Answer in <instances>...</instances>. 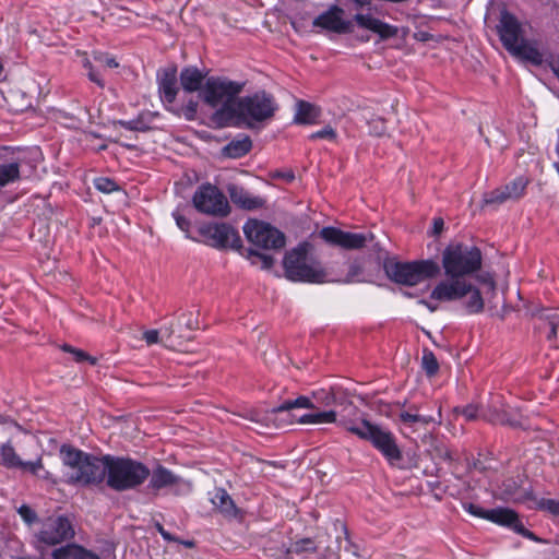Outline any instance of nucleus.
Listing matches in <instances>:
<instances>
[{
	"mask_svg": "<svg viewBox=\"0 0 559 559\" xmlns=\"http://www.w3.org/2000/svg\"><path fill=\"white\" fill-rule=\"evenodd\" d=\"M63 464L69 468L67 481L71 485L98 486L107 481L109 454L96 456L71 445L60 448Z\"/></svg>",
	"mask_w": 559,
	"mask_h": 559,
	"instance_id": "obj_1",
	"label": "nucleus"
},
{
	"mask_svg": "<svg viewBox=\"0 0 559 559\" xmlns=\"http://www.w3.org/2000/svg\"><path fill=\"white\" fill-rule=\"evenodd\" d=\"M483 255L479 248L461 242H452L442 252V267L445 281H467V276L479 271Z\"/></svg>",
	"mask_w": 559,
	"mask_h": 559,
	"instance_id": "obj_2",
	"label": "nucleus"
},
{
	"mask_svg": "<svg viewBox=\"0 0 559 559\" xmlns=\"http://www.w3.org/2000/svg\"><path fill=\"white\" fill-rule=\"evenodd\" d=\"M311 245L299 243L285 254V275L293 282L323 283L326 273L321 263L310 255Z\"/></svg>",
	"mask_w": 559,
	"mask_h": 559,
	"instance_id": "obj_3",
	"label": "nucleus"
},
{
	"mask_svg": "<svg viewBox=\"0 0 559 559\" xmlns=\"http://www.w3.org/2000/svg\"><path fill=\"white\" fill-rule=\"evenodd\" d=\"M150 468L140 461L109 454L106 485L116 491L135 489L148 478Z\"/></svg>",
	"mask_w": 559,
	"mask_h": 559,
	"instance_id": "obj_4",
	"label": "nucleus"
},
{
	"mask_svg": "<svg viewBox=\"0 0 559 559\" xmlns=\"http://www.w3.org/2000/svg\"><path fill=\"white\" fill-rule=\"evenodd\" d=\"M430 299L441 302L462 300L468 314L479 313L484 309L481 293L468 281H441L431 290Z\"/></svg>",
	"mask_w": 559,
	"mask_h": 559,
	"instance_id": "obj_5",
	"label": "nucleus"
},
{
	"mask_svg": "<svg viewBox=\"0 0 559 559\" xmlns=\"http://www.w3.org/2000/svg\"><path fill=\"white\" fill-rule=\"evenodd\" d=\"M346 430L369 441L390 464L402 460V451L397 445L396 438L389 429L362 419L359 424L347 425Z\"/></svg>",
	"mask_w": 559,
	"mask_h": 559,
	"instance_id": "obj_6",
	"label": "nucleus"
},
{
	"mask_svg": "<svg viewBox=\"0 0 559 559\" xmlns=\"http://www.w3.org/2000/svg\"><path fill=\"white\" fill-rule=\"evenodd\" d=\"M386 276L396 284L415 286L439 274L440 267L432 260L412 262L386 261L384 263Z\"/></svg>",
	"mask_w": 559,
	"mask_h": 559,
	"instance_id": "obj_7",
	"label": "nucleus"
},
{
	"mask_svg": "<svg viewBox=\"0 0 559 559\" xmlns=\"http://www.w3.org/2000/svg\"><path fill=\"white\" fill-rule=\"evenodd\" d=\"M276 110L277 104L274 97L264 91L241 97L236 108L238 116L249 123L272 119Z\"/></svg>",
	"mask_w": 559,
	"mask_h": 559,
	"instance_id": "obj_8",
	"label": "nucleus"
},
{
	"mask_svg": "<svg viewBox=\"0 0 559 559\" xmlns=\"http://www.w3.org/2000/svg\"><path fill=\"white\" fill-rule=\"evenodd\" d=\"M243 84L225 78H209L202 90V98L213 108L227 109L242 91Z\"/></svg>",
	"mask_w": 559,
	"mask_h": 559,
	"instance_id": "obj_9",
	"label": "nucleus"
},
{
	"mask_svg": "<svg viewBox=\"0 0 559 559\" xmlns=\"http://www.w3.org/2000/svg\"><path fill=\"white\" fill-rule=\"evenodd\" d=\"M247 239L263 249H280L285 246V236L271 224L258 219H249L243 225Z\"/></svg>",
	"mask_w": 559,
	"mask_h": 559,
	"instance_id": "obj_10",
	"label": "nucleus"
},
{
	"mask_svg": "<svg viewBox=\"0 0 559 559\" xmlns=\"http://www.w3.org/2000/svg\"><path fill=\"white\" fill-rule=\"evenodd\" d=\"M192 201L199 212L207 215L226 216L229 213L226 197L210 183L200 186L194 192Z\"/></svg>",
	"mask_w": 559,
	"mask_h": 559,
	"instance_id": "obj_11",
	"label": "nucleus"
},
{
	"mask_svg": "<svg viewBox=\"0 0 559 559\" xmlns=\"http://www.w3.org/2000/svg\"><path fill=\"white\" fill-rule=\"evenodd\" d=\"M319 235L326 243L345 250L361 249L374 238L371 233H350L332 226L323 227Z\"/></svg>",
	"mask_w": 559,
	"mask_h": 559,
	"instance_id": "obj_12",
	"label": "nucleus"
},
{
	"mask_svg": "<svg viewBox=\"0 0 559 559\" xmlns=\"http://www.w3.org/2000/svg\"><path fill=\"white\" fill-rule=\"evenodd\" d=\"M200 235L203 237L204 242L214 248H234L241 247V239L238 233L225 223L221 224H206L199 228Z\"/></svg>",
	"mask_w": 559,
	"mask_h": 559,
	"instance_id": "obj_13",
	"label": "nucleus"
},
{
	"mask_svg": "<svg viewBox=\"0 0 559 559\" xmlns=\"http://www.w3.org/2000/svg\"><path fill=\"white\" fill-rule=\"evenodd\" d=\"M73 535L74 530L69 519L66 516H56L49 518L43 523L36 537L38 542L53 546L72 538Z\"/></svg>",
	"mask_w": 559,
	"mask_h": 559,
	"instance_id": "obj_14",
	"label": "nucleus"
},
{
	"mask_svg": "<svg viewBox=\"0 0 559 559\" xmlns=\"http://www.w3.org/2000/svg\"><path fill=\"white\" fill-rule=\"evenodd\" d=\"M313 26L335 34L353 32L352 21L345 17L344 10L337 5H332L319 14L313 21Z\"/></svg>",
	"mask_w": 559,
	"mask_h": 559,
	"instance_id": "obj_15",
	"label": "nucleus"
},
{
	"mask_svg": "<svg viewBox=\"0 0 559 559\" xmlns=\"http://www.w3.org/2000/svg\"><path fill=\"white\" fill-rule=\"evenodd\" d=\"M497 28L500 40L508 51L514 48V46L523 39L520 22L508 11L501 12Z\"/></svg>",
	"mask_w": 559,
	"mask_h": 559,
	"instance_id": "obj_16",
	"label": "nucleus"
},
{
	"mask_svg": "<svg viewBox=\"0 0 559 559\" xmlns=\"http://www.w3.org/2000/svg\"><path fill=\"white\" fill-rule=\"evenodd\" d=\"M463 508L466 512L476 518L486 519L499 525H502L503 523H510V521L514 520V511L508 508L485 510L474 503H464Z\"/></svg>",
	"mask_w": 559,
	"mask_h": 559,
	"instance_id": "obj_17",
	"label": "nucleus"
},
{
	"mask_svg": "<svg viewBox=\"0 0 559 559\" xmlns=\"http://www.w3.org/2000/svg\"><path fill=\"white\" fill-rule=\"evenodd\" d=\"M354 21L359 27L378 34L382 39L394 37L397 34V27L382 22L371 14L357 13Z\"/></svg>",
	"mask_w": 559,
	"mask_h": 559,
	"instance_id": "obj_18",
	"label": "nucleus"
},
{
	"mask_svg": "<svg viewBox=\"0 0 559 559\" xmlns=\"http://www.w3.org/2000/svg\"><path fill=\"white\" fill-rule=\"evenodd\" d=\"M1 459L5 466L19 467L23 471H28L34 475H39V471L44 468L41 459H37L34 462H23L20 460L11 444H3L1 447Z\"/></svg>",
	"mask_w": 559,
	"mask_h": 559,
	"instance_id": "obj_19",
	"label": "nucleus"
},
{
	"mask_svg": "<svg viewBox=\"0 0 559 559\" xmlns=\"http://www.w3.org/2000/svg\"><path fill=\"white\" fill-rule=\"evenodd\" d=\"M158 92L166 104H173L178 93L176 68L165 69L158 78Z\"/></svg>",
	"mask_w": 559,
	"mask_h": 559,
	"instance_id": "obj_20",
	"label": "nucleus"
},
{
	"mask_svg": "<svg viewBox=\"0 0 559 559\" xmlns=\"http://www.w3.org/2000/svg\"><path fill=\"white\" fill-rule=\"evenodd\" d=\"M228 193L231 202L245 210L261 209L265 204V201L262 198L253 195L236 185L228 187Z\"/></svg>",
	"mask_w": 559,
	"mask_h": 559,
	"instance_id": "obj_21",
	"label": "nucleus"
},
{
	"mask_svg": "<svg viewBox=\"0 0 559 559\" xmlns=\"http://www.w3.org/2000/svg\"><path fill=\"white\" fill-rule=\"evenodd\" d=\"M148 488L158 491L160 489L177 486L181 483V478L175 475L170 469L163 465H158L153 472H150Z\"/></svg>",
	"mask_w": 559,
	"mask_h": 559,
	"instance_id": "obj_22",
	"label": "nucleus"
},
{
	"mask_svg": "<svg viewBox=\"0 0 559 559\" xmlns=\"http://www.w3.org/2000/svg\"><path fill=\"white\" fill-rule=\"evenodd\" d=\"M211 495V502L224 516L236 518L238 508L224 488H215Z\"/></svg>",
	"mask_w": 559,
	"mask_h": 559,
	"instance_id": "obj_23",
	"label": "nucleus"
},
{
	"mask_svg": "<svg viewBox=\"0 0 559 559\" xmlns=\"http://www.w3.org/2000/svg\"><path fill=\"white\" fill-rule=\"evenodd\" d=\"M509 52L522 60L531 62L534 66H540L544 62L543 53L533 43L525 39H522Z\"/></svg>",
	"mask_w": 559,
	"mask_h": 559,
	"instance_id": "obj_24",
	"label": "nucleus"
},
{
	"mask_svg": "<svg viewBox=\"0 0 559 559\" xmlns=\"http://www.w3.org/2000/svg\"><path fill=\"white\" fill-rule=\"evenodd\" d=\"M320 117V109L305 100H298L294 122L297 124H314Z\"/></svg>",
	"mask_w": 559,
	"mask_h": 559,
	"instance_id": "obj_25",
	"label": "nucleus"
},
{
	"mask_svg": "<svg viewBox=\"0 0 559 559\" xmlns=\"http://www.w3.org/2000/svg\"><path fill=\"white\" fill-rule=\"evenodd\" d=\"M205 74L195 67L183 68L180 72V84L186 92L199 91Z\"/></svg>",
	"mask_w": 559,
	"mask_h": 559,
	"instance_id": "obj_26",
	"label": "nucleus"
},
{
	"mask_svg": "<svg viewBox=\"0 0 559 559\" xmlns=\"http://www.w3.org/2000/svg\"><path fill=\"white\" fill-rule=\"evenodd\" d=\"M487 407L495 414V420L501 424L513 425V423L508 418L511 407L503 396L498 393H490V400Z\"/></svg>",
	"mask_w": 559,
	"mask_h": 559,
	"instance_id": "obj_27",
	"label": "nucleus"
},
{
	"mask_svg": "<svg viewBox=\"0 0 559 559\" xmlns=\"http://www.w3.org/2000/svg\"><path fill=\"white\" fill-rule=\"evenodd\" d=\"M53 559H98V557L78 545H68L56 549L52 554Z\"/></svg>",
	"mask_w": 559,
	"mask_h": 559,
	"instance_id": "obj_28",
	"label": "nucleus"
},
{
	"mask_svg": "<svg viewBox=\"0 0 559 559\" xmlns=\"http://www.w3.org/2000/svg\"><path fill=\"white\" fill-rule=\"evenodd\" d=\"M252 147V142L249 136H242L230 141L223 147L224 156L230 158H239L245 156Z\"/></svg>",
	"mask_w": 559,
	"mask_h": 559,
	"instance_id": "obj_29",
	"label": "nucleus"
},
{
	"mask_svg": "<svg viewBox=\"0 0 559 559\" xmlns=\"http://www.w3.org/2000/svg\"><path fill=\"white\" fill-rule=\"evenodd\" d=\"M21 180V163L12 160L0 164V188L15 183Z\"/></svg>",
	"mask_w": 559,
	"mask_h": 559,
	"instance_id": "obj_30",
	"label": "nucleus"
},
{
	"mask_svg": "<svg viewBox=\"0 0 559 559\" xmlns=\"http://www.w3.org/2000/svg\"><path fill=\"white\" fill-rule=\"evenodd\" d=\"M418 411L419 407L416 404H409L407 409L399 414V418L403 424L409 426L414 424L428 425L436 420L433 416L419 414Z\"/></svg>",
	"mask_w": 559,
	"mask_h": 559,
	"instance_id": "obj_31",
	"label": "nucleus"
},
{
	"mask_svg": "<svg viewBox=\"0 0 559 559\" xmlns=\"http://www.w3.org/2000/svg\"><path fill=\"white\" fill-rule=\"evenodd\" d=\"M182 337L183 335L180 333V331L175 329L174 322H170L169 324L163 325L160 328V341L166 346L175 347L176 345H179L180 342L177 341Z\"/></svg>",
	"mask_w": 559,
	"mask_h": 559,
	"instance_id": "obj_32",
	"label": "nucleus"
},
{
	"mask_svg": "<svg viewBox=\"0 0 559 559\" xmlns=\"http://www.w3.org/2000/svg\"><path fill=\"white\" fill-rule=\"evenodd\" d=\"M527 180L523 177L515 178L512 182L502 187L509 200L519 199L524 194Z\"/></svg>",
	"mask_w": 559,
	"mask_h": 559,
	"instance_id": "obj_33",
	"label": "nucleus"
},
{
	"mask_svg": "<svg viewBox=\"0 0 559 559\" xmlns=\"http://www.w3.org/2000/svg\"><path fill=\"white\" fill-rule=\"evenodd\" d=\"M336 414L333 411L318 412L314 414H305L298 418L302 424H322L335 421Z\"/></svg>",
	"mask_w": 559,
	"mask_h": 559,
	"instance_id": "obj_34",
	"label": "nucleus"
},
{
	"mask_svg": "<svg viewBox=\"0 0 559 559\" xmlns=\"http://www.w3.org/2000/svg\"><path fill=\"white\" fill-rule=\"evenodd\" d=\"M311 406H312V404H311L310 399H308L306 396H299L297 399L287 400V401L283 402L281 405H278L277 412H289L295 408H309Z\"/></svg>",
	"mask_w": 559,
	"mask_h": 559,
	"instance_id": "obj_35",
	"label": "nucleus"
},
{
	"mask_svg": "<svg viewBox=\"0 0 559 559\" xmlns=\"http://www.w3.org/2000/svg\"><path fill=\"white\" fill-rule=\"evenodd\" d=\"M367 122L369 124V132L372 135L381 136L386 131L385 120L382 117L377 115H371L367 118Z\"/></svg>",
	"mask_w": 559,
	"mask_h": 559,
	"instance_id": "obj_36",
	"label": "nucleus"
},
{
	"mask_svg": "<svg viewBox=\"0 0 559 559\" xmlns=\"http://www.w3.org/2000/svg\"><path fill=\"white\" fill-rule=\"evenodd\" d=\"M546 324L549 329V332L547 334V338L549 341H554L557 338L558 331H559V309L552 311L551 313L547 314L545 317Z\"/></svg>",
	"mask_w": 559,
	"mask_h": 559,
	"instance_id": "obj_37",
	"label": "nucleus"
},
{
	"mask_svg": "<svg viewBox=\"0 0 559 559\" xmlns=\"http://www.w3.org/2000/svg\"><path fill=\"white\" fill-rule=\"evenodd\" d=\"M421 366L428 376H432L438 371L439 364L432 352L424 350Z\"/></svg>",
	"mask_w": 559,
	"mask_h": 559,
	"instance_id": "obj_38",
	"label": "nucleus"
},
{
	"mask_svg": "<svg viewBox=\"0 0 559 559\" xmlns=\"http://www.w3.org/2000/svg\"><path fill=\"white\" fill-rule=\"evenodd\" d=\"M502 525L508 526L512 528L518 534L522 535L525 538H528L531 540H539L533 532L528 531L524 527V525L520 522L518 514L514 512V520L510 521V523H503Z\"/></svg>",
	"mask_w": 559,
	"mask_h": 559,
	"instance_id": "obj_39",
	"label": "nucleus"
},
{
	"mask_svg": "<svg viewBox=\"0 0 559 559\" xmlns=\"http://www.w3.org/2000/svg\"><path fill=\"white\" fill-rule=\"evenodd\" d=\"M62 348L64 352L70 353L72 355L73 360L76 362L88 361L91 365L96 364L97 359L95 357L90 356L86 352L82 349L74 348L70 345H64Z\"/></svg>",
	"mask_w": 559,
	"mask_h": 559,
	"instance_id": "obj_40",
	"label": "nucleus"
},
{
	"mask_svg": "<svg viewBox=\"0 0 559 559\" xmlns=\"http://www.w3.org/2000/svg\"><path fill=\"white\" fill-rule=\"evenodd\" d=\"M250 257L252 258V264H261V267L264 270H269L274 264V259L265 253H260L254 250L249 251Z\"/></svg>",
	"mask_w": 559,
	"mask_h": 559,
	"instance_id": "obj_41",
	"label": "nucleus"
},
{
	"mask_svg": "<svg viewBox=\"0 0 559 559\" xmlns=\"http://www.w3.org/2000/svg\"><path fill=\"white\" fill-rule=\"evenodd\" d=\"M337 138V133L334 128L331 126H325L323 129L316 131L309 135V140L316 141V140H329V141H335Z\"/></svg>",
	"mask_w": 559,
	"mask_h": 559,
	"instance_id": "obj_42",
	"label": "nucleus"
},
{
	"mask_svg": "<svg viewBox=\"0 0 559 559\" xmlns=\"http://www.w3.org/2000/svg\"><path fill=\"white\" fill-rule=\"evenodd\" d=\"M508 197L506 195L502 187L495 189L493 191L486 193L484 197V203L489 204H501L508 201Z\"/></svg>",
	"mask_w": 559,
	"mask_h": 559,
	"instance_id": "obj_43",
	"label": "nucleus"
},
{
	"mask_svg": "<svg viewBox=\"0 0 559 559\" xmlns=\"http://www.w3.org/2000/svg\"><path fill=\"white\" fill-rule=\"evenodd\" d=\"M94 186L98 191L104 193H111L118 190V185L112 179L106 177L96 178Z\"/></svg>",
	"mask_w": 559,
	"mask_h": 559,
	"instance_id": "obj_44",
	"label": "nucleus"
},
{
	"mask_svg": "<svg viewBox=\"0 0 559 559\" xmlns=\"http://www.w3.org/2000/svg\"><path fill=\"white\" fill-rule=\"evenodd\" d=\"M361 274H362V266L359 263L354 262L348 267V272H347L345 282L346 283L359 282Z\"/></svg>",
	"mask_w": 559,
	"mask_h": 559,
	"instance_id": "obj_45",
	"label": "nucleus"
},
{
	"mask_svg": "<svg viewBox=\"0 0 559 559\" xmlns=\"http://www.w3.org/2000/svg\"><path fill=\"white\" fill-rule=\"evenodd\" d=\"M83 66L85 69L88 70V73H87L88 79L92 82L96 83L100 88H103L105 86V83H104L103 79L100 78L99 73L94 70L91 61L86 59L84 61Z\"/></svg>",
	"mask_w": 559,
	"mask_h": 559,
	"instance_id": "obj_46",
	"label": "nucleus"
},
{
	"mask_svg": "<svg viewBox=\"0 0 559 559\" xmlns=\"http://www.w3.org/2000/svg\"><path fill=\"white\" fill-rule=\"evenodd\" d=\"M293 550L295 552H304V551H314L316 546L314 543L310 539H302L295 543Z\"/></svg>",
	"mask_w": 559,
	"mask_h": 559,
	"instance_id": "obj_47",
	"label": "nucleus"
},
{
	"mask_svg": "<svg viewBox=\"0 0 559 559\" xmlns=\"http://www.w3.org/2000/svg\"><path fill=\"white\" fill-rule=\"evenodd\" d=\"M198 103L195 100H189L182 108V115L187 120H193L197 115Z\"/></svg>",
	"mask_w": 559,
	"mask_h": 559,
	"instance_id": "obj_48",
	"label": "nucleus"
},
{
	"mask_svg": "<svg viewBox=\"0 0 559 559\" xmlns=\"http://www.w3.org/2000/svg\"><path fill=\"white\" fill-rule=\"evenodd\" d=\"M173 216L176 221L177 226L188 235L190 229V221L186 218L179 211H175L173 213Z\"/></svg>",
	"mask_w": 559,
	"mask_h": 559,
	"instance_id": "obj_49",
	"label": "nucleus"
},
{
	"mask_svg": "<svg viewBox=\"0 0 559 559\" xmlns=\"http://www.w3.org/2000/svg\"><path fill=\"white\" fill-rule=\"evenodd\" d=\"M542 509L554 515H559V501L555 499H545L540 502Z\"/></svg>",
	"mask_w": 559,
	"mask_h": 559,
	"instance_id": "obj_50",
	"label": "nucleus"
},
{
	"mask_svg": "<svg viewBox=\"0 0 559 559\" xmlns=\"http://www.w3.org/2000/svg\"><path fill=\"white\" fill-rule=\"evenodd\" d=\"M143 340L147 345L157 344L160 341V329L159 330H147L143 333Z\"/></svg>",
	"mask_w": 559,
	"mask_h": 559,
	"instance_id": "obj_51",
	"label": "nucleus"
},
{
	"mask_svg": "<svg viewBox=\"0 0 559 559\" xmlns=\"http://www.w3.org/2000/svg\"><path fill=\"white\" fill-rule=\"evenodd\" d=\"M95 60L103 67L107 68H117L119 64L115 60V58L109 57L107 55L99 53L95 57Z\"/></svg>",
	"mask_w": 559,
	"mask_h": 559,
	"instance_id": "obj_52",
	"label": "nucleus"
},
{
	"mask_svg": "<svg viewBox=\"0 0 559 559\" xmlns=\"http://www.w3.org/2000/svg\"><path fill=\"white\" fill-rule=\"evenodd\" d=\"M19 513L22 516V519L27 523H32L33 521L36 520V513L27 506H22L19 509Z\"/></svg>",
	"mask_w": 559,
	"mask_h": 559,
	"instance_id": "obj_53",
	"label": "nucleus"
},
{
	"mask_svg": "<svg viewBox=\"0 0 559 559\" xmlns=\"http://www.w3.org/2000/svg\"><path fill=\"white\" fill-rule=\"evenodd\" d=\"M477 412H478V407H477V406L468 405V406H465V407L462 409V415H463L467 420H472V419L476 418V416H477Z\"/></svg>",
	"mask_w": 559,
	"mask_h": 559,
	"instance_id": "obj_54",
	"label": "nucleus"
},
{
	"mask_svg": "<svg viewBox=\"0 0 559 559\" xmlns=\"http://www.w3.org/2000/svg\"><path fill=\"white\" fill-rule=\"evenodd\" d=\"M483 283L485 284V286L487 287L488 290H490L492 294H495L496 283L490 276H488L486 278L484 277Z\"/></svg>",
	"mask_w": 559,
	"mask_h": 559,
	"instance_id": "obj_55",
	"label": "nucleus"
},
{
	"mask_svg": "<svg viewBox=\"0 0 559 559\" xmlns=\"http://www.w3.org/2000/svg\"><path fill=\"white\" fill-rule=\"evenodd\" d=\"M440 455H441L445 461H450V462H451V461L455 460L453 452H452L450 449H448V448L442 449V450L440 451Z\"/></svg>",
	"mask_w": 559,
	"mask_h": 559,
	"instance_id": "obj_56",
	"label": "nucleus"
},
{
	"mask_svg": "<svg viewBox=\"0 0 559 559\" xmlns=\"http://www.w3.org/2000/svg\"><path fill=\"white\" fill-rule=\"evenodd\" d=\"M186 316L188 317V320H187V322H186V326H187V329H188V330H194V329H197V321L192 319V317H193V316H192V313L190 312V313H188V314H186Z\"/></svg>",
	"mask_w": 559,
	"mask_h": 559,
	"instance_id": "obj_57",
	"label": "nucleus"
},
{
	"mask_svg": "<svg viewBox=\"0 0 559 559\" xmlns=\"http://www.w3.org/2000/svg\"><path fill=\"white\" fill-rule=\"evenodd\" d=\"M419 304H421L425 307H427L431 312H433V311H436L438 309V305H435V304H432L431 301H428V300H420Z\"/></svg>",
	"mask_w": 559,
	"mask_h": 559,
	"instance_id": "obj_58",
	"label": "nucleus"
},
{
	"mask_svg": "<svg viewBox=\"0 0 559 559\" xmlns=\"http://www.w3.org/2000/svg\"><path fill=\"white\" fill-rule=\"evenodd\" d=\"M433 228L436 234L440 233L441 229L443 228V221L441 218L435 219Z\"/></svg>",
	"mask_w": 559,
	"mask_h": 559,
	"instance_id": "obj_59",
	"label": "nucleus"
},
{
	"mask_svg": "<svg viewBox=\"0 0 559 559\" xmlns=\"http://www.w3.org/2000/svg\"><path fill=\"white\" fill-rule=\"evenodd\" d=\"M551 71L559 80V61H551L549 63Z\"/></svg>",
	"mask_w": 559,
	"mask_h": 559,
	"instance_id": "obj_60",
	"label": "nucleus"
},
{
	"mask_svg": "<svg viewBox=\"0 0 559 559\" xmlns=\"http://www.w3.org/2000/svg\"><path fill=\"white\" fill-rule=\"evenodd\" d=\"M158 531H159V533H160V535L163 536V538H164V539H166V540H173L171 535H170L167 531H165V530L163 528V526L158 525Z\"/></svg>",
	"mask_w": 559,
	"mask_h": 559,
	"instance_id": "obj_61",
	"label": "nucleus"
},
{
	"mask_svg": "<svg viewBox=\"0 0 559 559\" xmlns=\"http://www.w3.org/2000/svg\"><path fill=\"white\" fill-rule=\"evenodd\" d=\"M355 2V4L359 8H362L367 4H369V0H353Z\"/></svg>",
	"mask_w": 559,
	"mask_h": 559,
	"instance_id": "obj_62",
	"label": "nucleus"
},
{
	"mask_svg": "<svg viewBox=\"0 0 559 559\" xmlns=\"http://www.w3.org/2000/svg\"><path fill=\"white\" fill-rule=\"evenodd\" d=\"M120 123H121L124 128H127V129H129V130H133V129H134V127H133L132 122H130V121H129V122L120 121Z\"/></svg>",
	"mask_w": 559,
	"mask_h": 559,
	"instance_id": "obj_63",
	"label": "nucleus"
},
{
	"mask_svg": "<svg viewBox=\"0 0 559 559\" xmlns=\"http://www.w3.org/2000/svg\"><path fill=\"white\" fill-rule=\"evenodd\" d=\"M185 545H186L187 547H192V546H193V543H192V542H186V543H185Z\"/></svg>",
	"mask_w": 559,
	"mask_h": 559,
	"instance_id": "obj_64",
	"label": "nucleus"
}]
</instances>
